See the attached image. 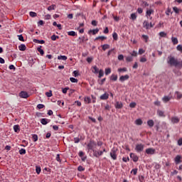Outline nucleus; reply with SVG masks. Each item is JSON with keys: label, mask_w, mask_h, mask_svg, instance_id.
I'll use <instances>...</instances> for the list:
<instances>
[{"label": "nucleus", "mask_w": 182, "mask_h": 182, "mask_svg": "<svg viewBox=\"0 0 182 182\" xmlns=\"http://www.w3.org/2000/svg\"><path fill=\"white\" fill-rule=\"evenodd\" d=\"M55 8H56V6L53 4L48 7V11H54Z\"/></svg>", "instance_id": "e433bc0d"}, {"label": "nucleus", "mask_w": 182, "mask_h": 182, "mask_svg": "<svg viewBox=\"0 0 182 182\" xmlns=\"http://www.w3.org/2000/svg\"><path fill=\"white\" fill-rule=\"evenodd\" d=\"M106 82V78H102V80H98L97 82L100 85H103Z\"/></svg>", "instance_id": "b1692460"}, {"label": "nucleus", "mask_w": 182, "mask_h": 182, "mask_svg": "<svg viewBox=\"0 0 182 182\" xmlns=\"http://www.w3.org/2000/svg\"><path fill=\"white\" fill-rule=\"evenodd\" d=\"M137 18V16L136 14V13H132L131 15H130V18L132 20V21H134L136 20Z\"/></svg>", "instance_id": "a878e982"}, {"label": "nucleus", "mask_w": 182, "mask_h": 182, "mask_svg": "<svg viewBox=\"0 0 182 182\" xmlns=\"http://www.w3.org/2000/svg\"><path fill=\"white\" fill-rule=\"evenodd\" d=\"M50 122V119H48L46 118H43L41 119V124H43L44 126L48 124Z\"/></svg>", "instance_id": "ddd939ff"}, {"label": "nucleus", "mask_w": 182, "mask_h": 182, "mask_svg": "<svg viewBox=\"0 0 182 182\" xmlns=\"http://www.w3.org/2000/svg\"><path fill=\"white\" fill-rule=\"evenodd\" d=\"M154 14V10L152 9H147L146 11V16L147 17V18H150V20L152 19V16H151V15Z\"/></svg>", "instance_id": "39448f33"}, {"label": "nucleus", "mask_w": 182, "mask_h": 182, "mask_svg": "<svg viewBox=\"0 0 182 182\" xmlns=\"http://www.w3.org/2000/svg\"><path fill=\"white\" fill-rule=\"evenodd\" d=\"M117 75L116 74H112L111 77H110V80H112L114 82L117 81Z\"/></svg>", "instance_id": "f3484780"}, {"label": "nucleus", "mask_w": 182, "mask_h": 182, "mask_svg": "<svg viewBox=\"0 0 182 182\" xmlns=\"http://www.w3.org/2000/svg\"><path fill=\"white\" fill-rule=\"evenodd\" d=\"M117 72L119 73L127 72V68H126V67H124L123 68H118Z\"/></svg>", "instance_id": "cd10ccee"}, {"label": "nucleus", "mask_w": 182, "mask_h": 182, "mask_svg": "<svg viewBox=\"0 0 182 182\" xmlns=\"http://www.w3.org/2000/svg\"><path fill=\"white\" fill-rule=\"evenodd\" d=\"M42 47H38L37 48L38 52H39L40 55H41V56H43V55H45V52L43 51V50L41 48Z\"/></svg>", "instance_id": "4be33fe9"}, {"label": "nucleus", "mask_w": 182, "mask_h": 182, "mask_svg": "<svg viewBox=\"0 0 182 182\" xmlns=\"http://www.w3.org/2000/svg\"><path fill=\"white\" fill-rule=\"evenodd\" d=\"M93 69H94L93 73H94L95 74H97V73H99L100 72V70H99V68H97V67H96V65H95V66L93 67Z\"/></svg>", "instance_id": "f704fd0d"}, {"label": "nucleus", "mask_w": 182, "mask_h": 182, "mask_svg": "<svg viewBox=\"0 0 182 182\" xmlns=\"http://www.w3.org/2000/svg\"><path fill=\"white\" fill-rule=\"evenodd\" d=\"M56 160L58 161V163H60V161H62L61 160H60V154H58L57 155H56Z\"/></svg>", "instance_id": "13d9d810"}, {"label": "nucleus", "mask_w": 182, "mask_h": 182, "mask_svg": "<svg viewBox=\"0 0 182 182\" xmlns=\"http://www.w3.org/2000/svg\"><path fill=\"white\" fill-rule=\"evenodd\" d=\"M99 75L98 78H102L105 75V73H103V70H100V72H98Z\"/></svg>", "instance_id": "72a5a7b5"}, {"label": "nucleus", "mask_w": 182, "mask_h": 182, "mask_svg": "<svg viewBox=\"0 0 182 182\" xmlns=\"http://www.w3.org/2000/svg\"><path fill=\"white\" fill-rule=\"evenodd\" d=\"M18 40H20L21 42H25V40L23 39V36L19 35L18 36Z\"/></svg>", "instance_id": "bf43d9fd"}, {"label": "nucleus", "mask_w": 182, "mask_h": 182, "mask_svg": "<svg viewBox=\"0 0 182 182\" xmlns=\"http://www.w3.org/2000/svg\"><path fill=\"white\" fill-rule=\"evenodd\" d=\"M173 10L176 14H179V9L177 8V6H173Z\"/></svg>", "instance_id": "09e8293b"}, {"label": "nucleus", "mask_w": 182, "mask_h": 182, "mask_svg": "<svg viewBox=\"0 0 182 182\" xmlns=\"http://www.w3.org/2000/svg\"><path fill=\"white\" fill-rule=\"evenodd\" d=\"M159 36L160 38H166V33H164V31H161V33H159Z\"/></svg>", "instance_id": "4c0bfd02"}, {"label": "nucleus", "mask_w": 182, "mask_h": 182, "mask_svg": "<svg viewBox=\"0 0 182 182\" xmlns=\"http://www.w3.org/2000/svg\"><path fill=\"white\" fill-rule=\"evenodd\" d=\"M18 49H19V50H21V51L26 50V46H25V44H21L18 46Z\"/></svg>", "instance_id": "6ab92c4d"}, {"label": "nucleus", "mask_w": 182, "mask_h": 182, "mask_svg": "<svg viewBox=\"0 0 182 182\" xmlns=\"http://www.w3.org/2000/svg\"><path fill=\"white\" fill-rule=\"evenodd\" d=\"M139 182H145L144 176H139Z\"/></svg>", "instance_id": "603ef678"}, {"label": "nucleus", "mask_w": 182, "mask_h": 182, "mask_svg": "<svg viewBox=\"0 0 182 182\" xmlns=\"http://www.w3.org/2000/svg\"><path fill=\"white\" fill-rule=\"evenodd\" d=\"M117 149H116V148H113L112 150H111V152H110V156L111 158L113 159V160H117Z\"/></svg>", "instance_id": "f03ea898"}, {"label": "nucleus", "mask_w": 182, "mask_h": 182, "mask_svg": "<svg viewBox=\"0 0 182 182\" xmlns=\"http://www.w3.org/2000/svg\"><path fill=\"white\" fill-rule=\"evenodd\" d=\"M178 145L179 146H182V138H181V139H179L178 140Z\"/></svg>", "instance_id": "774afa93"}, {"label": "nucleus", "mask_w": 182, "mask_h": 182, "mask_svg": "<svg viewBox=\"0 0 182 182\" xmlns=\"http://www.w3.org/2000/svg\"><path fill=\"white\" fill-rule=\"evenodd\" d=\"M97 33H99V28H95L94 30H92V35H96Z\"/></svg>", "instance_id": "de8ad7c7"}, {"label": "nucleus", "mask_w": 182, "mask_h": 182, "mask_svg": "<svg viewBox=\"0 0 182 182\" xmlns=\"http://www.w3.org/2000/svg\"><path fill=\"white\" fill-rule=\"evenodd\" d=\"M112 73V68H105V75H109Z\"/></svg>", "instance_id": "473e14b6"}, {"label": "nucleus", "mask_w": 182, "mask_h": 182, "mask_svg": "<svg viewBox=\"0 0 182 182\" xmlns=\"http://www.w3.org/2000/svg\"><path fill=\"white\" fill-rule=\"evenodd\" d=\"M129 75H128V74H126V75H121V77H119V82H124V81L129 80Z\"/></svg>", "instance_id": "0eeeda50"}, {"label": "nucleus", "mask_w": 182, "mask_h": 182, "mask_svg": "<svg viewBox=\"0 0 182 182\" xmlns=\"http://www.w3.org/2000/svg\"><path fill=\"white\" fill-rule=\"evenodd\" d=\"M69 90V87H65V88H63V93H64L65 95H66V93H68V91Z\"/></svg>", "instance_id": "4d7b16f0"}, {"label": "nucleus", "mask_w": 182, "mask_h": 182, "mask_svg": "<svg viewBox=\"0 0 182 182\" xmlns=\"http://www.w3.org/2000/svg\"><path fill=\"white\" fill-rule=\"evenodd\" d=\"M29 15H30V16H31V18H35V16H36V12H33V11H31L30 13H29Z\"/></svg>", "instance_id": "8fccbe9b"}, {"label": "nucleus", "mask_w": 182, "mask_h": 182, "mask_svg": "<svg viewBox=\"0 0 182 182\" xmlns=\"http://www.w3.org/2000/svg\"><path fill=\"white\" fill-rule=\"evenodd\" d=\"M182 156L181 155H177L174 159V162L176 165H178L182 162Z\"/></svg>", "instance_id": "423d86ee"}, {"label": "nucleus", "mask_w": 182, "mask_h": 182, "mask_svg": "<svg viewBox=\"0 0 182 182\" xmlns=\"http://www.w3.org/2000/svg\"><path fill=\"white\" fill-rule=\"evenodd\" d=\"M130 158L132 159V161L134 162H136L139 159L138 156L135 154H133V153L130 154Z\"/></svg>", "instance_id": "9d476101"}, {"label": "nucleus", "mask_w": 182, "mask_h": 182, "mask_svg": "<svg viewBox=\"0 0 182 182\" xmlns=\"http://www.w3.org/2000/svg\"><path fill=\"white\" fill-rule=\"evenodd\" d=\"M94 156L99 158L100 156L103 155V151H93Z\"/></svg>", "instance_id": "6e6552de"}, {"label": "nucleus", "mask_w": 182, "mask_h": 182, "mask_svg": "<svg viewBox=\"0 0 182 182\" xmlns=\"http://www.w3.org/2000/svg\"><path fill=\"white\" fill-rule=\"evenodd\" d=\"M56 39H59V36L53 35L51 36V41H56Z\"/></svg>", "instance_id": "a18cd8bd"}, {"label": "nucleus", "mask_w": 182, "mask_h": 182, "mask_svg": "<svg viewBox=\"0 0 182 182\" xmlns=\"http://www.w3.org/2000/svg\"><path fill=\"white\" fill-rule=\"evenodd\" d=\"M180 119L177 117H174L171 118V122L174 124H178L179 122Z\"/></svg>", "instance_id": "2eb2a0df"}, {"label": "nucleus", "mask_w": 182, "mask_h": 182, "mask_svg": "<svg viewBox=\"0 0 182 182\" xmlns=\"http://www.w3.org/2000/svg\"><path fill=\"white\" fill-rule=\"evenodd\" d=\"M133 60V58L132 55H129L128 57H126V61L127 62H132Z\"/></svg>", "instance_id": "79ce46f5"}, {"label": "nucleus", "mask_w": 182, "mask_h": 182, "mask_svg": "<svg viewBox=\"0 0 182 182\" xmlns=\"http://www.w3.org/2000/svg\"><path fill=\"white\" fill-rule=\"evenodd\" d=\"M78 171H85V168L82 166H79L77 168Z\"/></svg>", "instance_id": "052dcab7"}, {"label": "nucleus", "mask_w": 182, "mask_h": 182, "mask_svg": "<svg viewBox=\"0 0 182 182\" xmlns=\"http://www.w3.org/2000/svg\"><path fill=\"white\" fill-rule=\"evenodd\" d=\"M70 82H72V83H77V79H76L75 77H70Z\"/></svg>", "instance_id": "49530a36"}, {"label": "nucleus", "mask_w": 182, "mask_h": 182, "mask_svg": "<svg viewBox=\"0 0 182 182\" xmlns=\"http://www.w3.org/2000/svg\"><path fill=\"white\" fill-rule=\"evenodd\" d=\"M176 49L178 51L182 52V46L181 44H178V46H177Z\"/></svg>", "instance_id": "5fc2aeb1"}, {"label": "nucleus", "mask_w": 182, "mask_h": 182, "mask_svg": "<svg viewBox=\"0 0 182 182\" xmlns=\"http://www.w3.org/2000/svg\"><path fill=\"white\" fill-rule=\"evenodd\" d=\"M33 141H38V135L33 134L32 136Z\"/></svg>", "instance_id": "864d4df0"}, {"label": "nucleus", "mask_w": 182, "mask_h": 182, "mask_svg": "<svg viewBox=\"0 0 182 182\" xmlns=\"http://www.w3.org/2000/svg\"><path fill=\"white\" fill-rule=\"evenodd\" d=\"M84 100H85V103H90V102H91L90 97H86Z\"/></svg>", "instance_id": "6e6d98bb"}, {"label": "nucleus", "mask_w": 182, "mask_h": 182, "mask_svg": "<svg viewBox=\"0 0 182 182\" xmlns=\"http://www.w3.org/2000/svg\"><path fill=\"white\" fill-rule=\"evenodd\" d=\"M78 154H79V156L81 157L82 161H85V160H86V158L83 157V156H85V154L83 153V151H80Z\"/></svg>", "instance_id": "7c9ffc66"}, {"label": "nucleus", "mask_w": 182, "mask_h": 182, "mask_svg": "<svg viewBox=\"0 0 182 182\" xmlns=\"http://www.w3.org/2000/svg\"><path fill=\"white\" fill-rule=\"evenodd\" d=\"M130 55H132V56L136 57L137 55V53L136 51H132V53H130Z\"/></svg>", "instance_id": "338daca9"}, {"label": "nucleus", "mask_w": 182, "mask_h": 182, "mask_svg": "<svg viewBox=\"0 0 182 182\" xmlns=\"http://www.w3.org/2000/svg\"><path fill=\"white\" fill-rule=\"evenodd\" d=\"M115 108L117 109H122V108H123V103H122V102H117L116 103H115Z\"/></svg>", "instance_id": "f8f14e48"}, {"label": "nucleus", "mask_w": 182, "mask_h": 182, "mask_svg": "<svg viewBox=\"0 0 182 182\" xmlns=\"http://www.w3.org/2000/svg\"><path fill=\"white\" fill-rule=\"evenodd\" d=\"M118 60H124V55H123V54H119V55H118Z\"/></svg>", "instance_id": "3c124183"}, {"label": "nucleus", "mask_w": 182, "mask_h": 182, "mask_svg": "<svg viewBox=\"0 0 182 182\" xmlns=\"http://www.w3.org/2000/svg\"><path fill=\"white\" fill-rule=\"evenodd\" d=\"M46 96H47V97H52V90L46 92Z\"/></svg>", "instance_id": "c03bdc74"}, {"label": "nucleus", "mask_w": 182, "mask_h": 182, "mask_svg": "<svg viewBox=\"0 0 182 182\" xmlns=\"http://www.w3.org/2000/svg\"><path fill=\"white\" fill-rule=\"evenodd\" d=\"M58 60H68V57H66L65 55H59L58 57Z\"/></svg>", "instance_id": "393cba45"}, {"label": "nucleus", "mask_w": 182, "mask_h": 182, "mask_svg": "<svg viewBox=\"0 0 182 182\" xmlns=\"http://www.w3.org/2000/svg\"><path fill=\"white\" fill-rule=\"evenodd\" d=\"M37 107H38V109H43V107H45V105H44L43 104H38V105H37Z\"/></svg>", "instance_id": "e2e57ef3"}, {"label": "nucleus", "mask_w": 182, "mask_h": 182, "mask_svg": "<svg viewBox=\"0 0 182 182\" xmlns=\"http://www.w3.org/2000/svg\"><path fill=\"white\" fill-rule=\"evenodd\" d=\"M36 171L37 174H41V166H36Z\"/></svg>", "instance_id": "37998d69"}, {"label": "nucleus", "mask_w": 182, "mask_h": 182, "mask_svg": "<svg viewBox=\"0 0 182 182\" xmlns=\"http://www.w3.org/2000/svg\"><path fill=\"white\" fill-rule=\"evenodd\" d=\"M175 94L177 95V99L180 100L182 98V94L181 92H179L178 91H176Z\"/></svg>", "instance_id": "2f4dec72"}, {"label": "nucleus", "mask_w": 182, "mask_h": 182, "mask_svg": "<svg viewBox=\"0 0 182 182\" xmlns=\"http://www.w3.org/2000/svg\"><path fill=\"white\" fill-rule=\"evenodd\" d=\"M167 63L170 66L182 68V60L181 61H178L177 58H175V57H173L172 55H168Z\"/></svg>", "instance_id": "f257e3e1"}, {"label": "nucleus", "mask_w": 182, "mask_h": 182, "mask_svg": "<svg viewBox=\"0 0 182 182\" xmlns=\"http://www.w3.org/2000/svg\"><path fill=\"white\" fill-rule=\"evenodd\" d=\"M100 99L102 100H107V99H109V94H107V92H105V94L100 95Z\"/></svg>", "instance_id": "9b49d317"}, {"label": "nucleus", "mask_w": 182, "mask_h": 182, "mask_svg": "<svg viewBox=\"0 0 182 182\" xmlns=\"http://www.w3.org/2000/svg\"><path fill=\"white\" fill-rule=\"evenodd\" d=\"M19 154H26V150L25 149H21L18 151Z\"/></svg>", "instance_id": "58836bf2"}, {"label": "nucleus", "mask_w": 182, "mask_h": 182, "mask_svg": "<svg viewBox=\"0 0 182 182\" xmlns=\"http://www.w3.org/2000/svg\"><path fill=\"white\" fill-rule=\"evenodd\" d=\"M144 144H136V145L135 151H136L137 153H140V152H141V151H144Z\"/></svg>", "instance_id": "7ed1b4c3"}, {"label": "nucleus", "mask_w": 182, "mask_h": 182, "mask_svg": "<svg viewBox=\"0 0 182 182\" xmlns=\"http://www.w3.org/2000/svg\"><path fill=\"white\" fill-rule=\"evenodd\" d=\"M141 38L144 41L145 43H147L149 41L148 36H146L145 34H142Z\"/></svg>", "instance_id": "bb28decb"}, {"label": "nucleus", "mask_w": 182, "mask_h": 182, "mask_svg": "<svg viewBox=\"0 0 182 182\" xmlns=\"http://www.w3.org/2000/svg\"><path fill=\"white\" fill-rule=\"evenodd\" d=\"M14 130L15 132V133H18L20 132V129H19V125H14Z\"/></svg>", "instance_id": "c756f323"}, {"label": "nucleus", "mask_w": 182, "mask_h": 182, "mask_svg": "<svg viewBox=\"0 0 182 182\" xmlns=\"http://www.w3.org/2000/svg\"><path fill=\"white\" fill-rule=\"evenodd\" d=\"M136 104L135 102H132L129 104V107L131 108H134L136 107Z\"/></svg>", "instance_id": "69168bd1"}, {"label": "nucleus", "mask_w": 182, "mask_h": 182, "mask_svg": "<svg viewBox=\"0 0 182 182\" xmlns=\"http://www.w3.org/2000/svg\"><path fill=\"white\" fill-rule=\"evenodd\" d=\"M135 124L137 126H141L143 124V122L141 119H138L134 122Z\"/></svg>", "instance_id": "5701e85b"}, {"label": "nucleus", "mask_w": 182, "mask_h": 182, "mask_svg": "<svg viewBox=\"0 0 182 182\" xmlns=\"http://www.w3.org/2000/svg\"><path fill=\"white\" fill-rule=\"evenodd\" d=\"M171 42L173 43V45L178 44V38H176V37H171Z\"/></svg>", "instance_id": "412c9836"}, {"label": "nucleus", "mask_w": 182, "mask_h": 182, "mask_svg": "<svg viewBox=\"0 0 182 182\" xmlns=\"http://www.w3.org/2000/svg\"><path fill=\"white\" fill-rule=\"evenodd\" d=\"M102 50L104 51H105L106 50L110 48V46L109 44H103V46H102Z\"/></svg>", "instance_id": "c85d7f7f"}, {"label": "nucleus", "mask_w": 182, "mask_h": 182, "mask_svg": "<svg viewBox=\"0 0 182 182\" xmlns=\"http://www.w3.org/2000/svg\"><path fill=\"white\" fill-rule=\"evenodd\" d=\"M147 125L149 126V127L151 128L154 127V122L152 119L148 120L147 121Z\"/></svg>", "instance_id": "a211bd4d"}, {"label": "nucleus", "mask_w": 182, "mask_h": 182, "mask_svg": "<svg viewBox=\"0 0 182 182\" xmlns=\"http://www.w3.org/2000/svg\"><path fill=\"white\" fill-rule=\"evenodd\" d=\"M143 27L148 30V29H150L151 27L149 26V23L147 21H144V23H143Z\"/></svg>", "instance_id": "4468645a"}, {"label": "nucleus", "mask_w": 182, "mask_h": 182, "mask_svg": "<svg viewBox=\"0 0 182 182\" xmlns=\"http://www.w3.org/2000/svg\"><path fill=\"white\" fill-rule=\"evenodd\" d=\"M171 99V97H168L167 95H165L163 98H162V101L164 102V103H166L168 102V101H170Z\"/></svg>", "instance_id": "dca6fc26"}, {"label": "nucleus", "mask_w": 182, "mask_h": 182, "mask_svg": "<svg viewBox=\"0 0 182 182\" xmlns=\"http://www.w3.org/2000/svg\"><path fill=\"white\" fill-rule=\"evenodd\" d=\"M101 39L102 41H104L107 39V37H105V36H100L99 37H96L95 41Z\"/></svg>", "instance_id": "a19ab883"}, {"label": "nucleus", "mask_w": 182, "mask_h": 182, "mask_svg": "<svg viewBox=\"0 0 182 182\" xmlns=\"http://www.w3.org/2000/svg\"><path fill=\"white\" fill-rule=\"evenodd\" d=\"M137 12H138L139 14H142L143 9H141V7H139L137 9Z\"/></svg>", "instance_id": "680f3d73"}, {"label": "nucleus", "mask_w": 182, "mask_h": 182, "mask_svg": "<svg viewBox=\"0 0 182 182\" xmlns=\"http://www.w3.org/2000/svg\"><path fill=\"white\" fill-rule=\"evenodd\" d=\"M146 154H147L148 155H153L155 154V149L149 148L146 149Z\"/></svg>", "instance_id": "1a4fd4ad"}, {"label": "nucleus", "mask_w": 182, "mask_h": 182, "mask_svg": "<svg viewBox=\"0 0 182 182\" xmlns=\"http://www.w3.org/2000/svg\"><path fill=\"white\" fill-rule=\"evenodd\" d=\"M157 115L160 117H165L164 112L161 110L157 111Z\"/></svg>", "instance_id": "aec40b11"}, {"label": "nucleus", "mask_w": 182, "mask_h": 182, "mask_svg": "<svg viewBox=\"0 0 182 182\" xmlns=\"http://www.w3.org/2000/svg\"><path fill=\"white\" fill-rule=\"evenodd\" d=\"M146 58H145V57H141V58H140V62L141 63H145V62H146Z\"/></svg>", "instance_id": "0e129e2a"}, {"label": "nucleus", "mask_w": 182, "mask_h": 182, "mask_svg": "<svg viewBox=\"0 0 182 182\" xmlns=\"http://www.w3.org/2000/svg\"><path fill=\"white\" fill-rule=\"evenodd\" d=\"M18 96L19 97H21V99H28V97H29V95L26 91H21Z\"/></svg>", "instance_id": "20e7f679"}, {"label": "nucleus", "mask_w": 182, "mask_h": 182, "mask_svg": "<svg viewBox=\"0 0 182 182\" xmlns=\"http://www.w3.org/2000/svg\"><path fill=\"white\" fill-rule=\"evenodd\" d=\"M68 35H69V36H76V32H75V31H68Z\"/></svg>", "instance_id": "ea45409f"}, {"label": "nucleus", "mask_w": 182, "mask_h": 182, "mask_svg": "<svg viewBox=\"0 0 182 182\" xmlns=\"http://www.w3.org/2000/svg\"><path fill=\"white\" fill-rule=\"evenodd\" d=\"M112 38H113L114 41H117V39H119L117 33H116V32L113 33Z\"/></svg>", "instance_id": "c9c22d12"}]
</instances>
